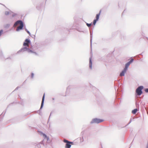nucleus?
I'll list each match as a JSON object with an SVG mask.
<instances>
[{
	"label": "nucleus",
	"mask_w": 148,
	"mask_h": 148,
	"mask_svg": "<svg viewBox=\"0 0 148 148\" xmlns=\"http://www.w3.org/2000/svg\"><path fill=\"white\" fill-rule=\"evenodd\" d=\"M20 24V25L18 26L16 29V31H18L19 30L22 29L23 27V22L21 21H18L14 24V26H15L17 25H18Z\"/></svg>",
	"instance_id": "f257e3e1"
},
{
	"label": "nucleus",
	"mask_w": 148,
	"mask_h": 148,
	"mask_svg": "<svg viewBox=\"0 0 148 148\" xmlns=\"http://www.w3.org/2000/svg\"><path fill=\"white\" fill-rule=\"evenodd\" d=\"M143 87L142 86L138 87L136 90V92L138 95L140 96L142 93V90L143 89Z\"/></svg>",
	"instance_id": "f03ea898"
},
{
	"label": "nucleus",
	"mask_w": 148,
	"mask_h": 148,
	"mask_svg": "<svg viewBox=\"0 0 148 148\" xmlns=\"http://www.w3.org/2000/svg\"><path fill=\"white\" fill-rule=\"evenodd\" d=\"M104 121L103 119H94L92 120V121L91 122V123H98Z\"/></svg>",
	"instance_id": "7ed1b4c3"
},
{
	"label": "nucleus",
	"mask_w": 148,
	"mask_h": 148,
	"mask_svg": "<svg viewBox=\"0 0 148 148\" xmlns=\"http://www.w3.org/2000/svg\"><path fill=\"white\" fill-rule=\"evenodd\" d=\"M63 141L64 143H67L65 147L66 148H70L71 146V144H73V142H70L69 141L66 140V139H64Z\"/></svg>",
	"instance_id": "20e7f679"
},
{
	"label": "nucleus",
	"mask_w": 148,
	"mask_h": 148,
	"mask_svg": "<svg viewBox=\"0 0 148 148\" xmlns=\"http://www.w3.org/2000/svg\"><path fill=\"white\" fill-rule=\"evenodd\" d=\"M30 43V40L28 39H26L25 40V42L23 44V45L24 46H27V47H29Z\"/></svg>",
	"instance_id": "39448f33"
},
{
	"label": "nucleus",
	"mask_w": 148,
	"mask_h": 148,
	"mask_svg": "<svg viewBox=\"0 0 148 148\" xmlns=\"http://www.w3.org/2000/svg\"><path fill=\"white\" fill-rule=\"evenodd\" d=\"M133 60L134 59H132L129 62L126 63L125 64V67L124 69L127 70L128 67L129 66L131 63L132 62Z\"/></svg>",
	"instance_id": "423d86ee"
},
{
	"label": "nucleus",
	"mask_w": 148,
	"mask_h": 148,
	"mask_svg": "<svg viewBox=\"0 0 148 148\" xmlns=\"http://www.w3.org/2000/svg\"><path fill=\"white\" fill-rule=\"evenodd\" d=\"M23 51H27L29 53H34L36 54V53L35 52H34L33 51L27 48H26V47H25V48H23Z\"/></svg>",
	"instance_id": "0eeeda50"
},
{
	"label": "nucleus",
	"mask_w": 148,
	"mask_h": 148,
	"mask_svg": "<svg viewBox=\"0 0 148 148\" xmlns=\"http://www.w3.org/2000/svg\"><path fill=\"white\" fill-rule=\"evenodd\" d=\"M45 94H44V95H43V97H42V98L40 108H41L43 106V103H44V99H45Z\"/></svg>",
	"instance_id": "6e6552de"
},
{
	"label": "nucleus",
	"mask_w": 148,
	"mask_h": 148,
	"mask_svg": "<svg viewBox=\"0 0 148 148\" xmlns=\"http://www.w3.org/2000/svg\"><path fill=\"white\" fill-rule=\"evenodd\" d=\"M127 70L124 69V70L122 71L120 74V76H123L124 75L125 73H126Z\"/></svg>",
	"instance_id": "1a4fd4ad"
},
{
	"label": "nucleus",
	"mask_w": 148,
	"mask_h": 148,
	"mask_svg": "<svg viewBox=\"0 0 148 148\" xmlns=\"http://www.w3.org/2000/svg\"><path fill=\"white\" fill-rule=\"evenodd\" d=\"M138 111V110L137 109H135L133 110L132 111V113L134 114H135L136 112Z\"/></svg>",
	"instance_id": "9d476101"
},
{
	"label": "nucleus",
	"mask_w": 148,
	"mask_h": 148,
	"mask_svg": "<svg viewBox=\"0 0 148 148\" xmlns=\"http://www.w3.org/2000/svg\"><path fill=\"white\" fill-rule=\"evenodd\" d=\"M101 11L99 13V14H97L96 16V20H98L99 19V16L100 15Z\"/></svg>",
	"instance_id": "9b49d317"
},
{
	"label": "nucleus",
	"mask_w": 148,
	"mask_h": 148,
	"mask_svg": "<svg viewBox=\"0 0 148 148\" xmlns=\"http://www.w3.org/2000/svg\"><path fill=\"white\" fill-rule=\"evenodd\" d=\"M42 134L43 136L45 138H46L47 139V140H48L49 138H48V137L46 135H45V134L43 133H42Z\"/></svg>",
	"instance_id": "f8f14e48"
},
{
	"label": "nucleus",
	"mask_w": 148,
	"mask_h": 148,
	"mask_svg": "<svg viewBox=\"0 0 148 148\" xmlns=\"http://www.w3.org/2000/svg\"><path fill=\"white\" fill-rule=\"evenodd\" d=\"M97 20H96V19H95L94 20L93 22V25H95V24H96V22H97Z\"/></svg>",
	"instance_id": "ddd939ff"
},
{
	"label": "nucleus",
	"mask_w": 148,
	"mask_h": 148,
	"mask_svg": "<svg viewBox=\"0 0 148 148\" xmlns=\"http://www.w3.org/2000/svg\"><path fill=\"white\" fill-rule=\"evenodd\" d=\"M89 63H90V68H91L92 62H91V60H90Z\"/></svg>",
	"instance_id": "4468645a"
},
{
	"label": "nucleus",
	"mask_w": 148,
	"mask_h": 148,
	"mask_svg": "<svg viewBox=\"0 0 148 148\" xmlns=\"http://www.w3.org/2000/svg\"><path fill=\"white\" fill-rule=\"evenodd\" d=\"M86 25L88 27H90L91 25V23H90V24L87 23Z\"/></svg>",
	"instance_id": "2eb2a0df"
},
{
	"label": "nucleus",
	"mask_w": 148,
	"mask_h": 148,
	"mask_svg": "<svg viewBox=\"0 0 148 148\" xmlns=\"http://www.w3.org/2000/svg\"><path fill=\"white\" fill-rule=\"evenodd\" d=\"M3 32V31L2 30H1L0 31V36L2 34Z\"/></svg>",
	"instance_id": "dca6fc26"
},
{
	"label": "nucleus",
	"mask_w": 148,
	"mask_h": 148,
	"mask_svg": "<svg viewBox=\"0 0 148 148\" xmlns=\"http://www.w3.org/2000/svg\"><path fill=\"white\" fill-rule=\"evenodd\" d=\"M145 91L146 92H148V88H147L145 90Z\"/></svg>",
	"instance_id": "f3484780"
},
{
	"label": "nucleus",
	"mask_w": 148,
	"mask_h": 148,
	"mask_svg": "<svg viewBox=\"0 0 148 148\" xmlns=\"http://www.w3.org/2000/svg\"><path fill=\"white\" fill-rule=\"evenodd\" d=\"M27 33L28 34H30V32H29L28 31H27Z\"/></svg>",
	"instance_id": "a211bd4d"
}]
</instances>
